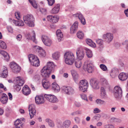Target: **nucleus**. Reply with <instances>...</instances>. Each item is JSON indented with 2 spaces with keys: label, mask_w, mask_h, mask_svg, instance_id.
Instances as JSON below:
<instances>
[{
  "label": "nucleus",
  "mask_w": 128,
  "mask_h": 128,
  "mask_svg": "<svg viewBox=\"0 0 128 128\" xmlns=\"http://www.w3.org/2000/svg\"><path fill=\"white\" fill-rule=\"evenodd\" d=\"M65 62L66 64L72 65L74 63L75 57L74 54L71 52H66L64 54Z\"/></svg>",
  "instance_id": "f257e3e1"
},
{
  "label": "nucleus",
  "mask_w": 128,
  "mask_h": 128,
  "mask_svg": "<svg viewBox=\"0 0 128 128\" xmlns=\"http://www.w3.org/2000/svg\"><path fill=\"white\" fill-rule=\"evenodd\" d=\"M23 20L25 23L28 26L32 27L34 26V18L31 14H28L24 16Z\"/></svg>",
  "instance_id": "f03ea898"
},
{
  "label": "nucleus",
  "mask_w": 128,
  "mask_h": 128,
  "mask_svg": "<svg viewBox=\"0 0 128 128\" xmlns=\"http://www.w3.org/2000/svg\"><path fill=\"white\" fill-rule=\"evenodd\" d=\"M88 86V84L86 80H81L79 84L78 89L84 92L87 91Z\"/></svg>",
  "instance_id": "7ed1b4c3"
},
{
  "label": "nucleus",
  "mask_w": 128,
  "mask_h": 128,
  "mask_svg": "<svg viewBox=\"0 0 128 128\" xmlns=\"http://www.w3.org/2000/svg\"><path fill=\"white\" fill-rule=\"evenodd\" d=\"M114 94L117 100L120 99L122 94V91L121 87L119 86H116L114 90Z\"/></svg>",
  "instance_id": "20e7f679"
},
{
  "label": "nucleus",
  "mask_w": 128,
  "mask_h": 128,
  "mask_svg": "<svg viewBox=\"0 0 128 128\" xmlns=\"http://www.w3.org/2000/svg\"><path fill=\"white\" fill-rule=\"evenodd\" d=\"M52 72L43 68L40 71L41 75L43 78V79H48L50 77Z\"/></svg>",
  "instance_id": "39448f33"
},
{
  "label": "nucleus",
  "mask_w": 128,
  "mask_h": 128,
  "mask_svg": "<svg viewBox=\"0 0 128 128\" xmlns=\"http://www.w3.org/2000/svg\"><path fill=\"white\" fill-rule=\"evenodd\" d=\"M44 98L50 102L52 103L57 102L58 101V98L52 94H45Z\"/></svg>",
  "instance_id": "423d86ee"
},
{
  "label": "nucleus",
  "mask_w": 128,
  "mask_h": 128,
  "mask_svg": "<svg viewBox=\"0 0 128 128\" xmlns=\"http://www.w3.org/2000/svg\"><path fill=\"white\" fill-rule=\"evenodd\" d=\"M10 66V68L14 72L17 73L20 70V67L14 62H11Z\"/></svg>",
  "instance_id": "0eeeda50"
},
{
  "label": "nucleus",
  "mask_w": 128,
  "mask_h": 128,
  "mask_svg": "<svg viewBox=\"0 0 128 128\" xmlns=\"http://www.w3.org/2000/svg\"><path fill=\"white\" fill-rule=\"evenodd\" d=\"M76 54L78 59L82 60L84 58V52L82 47L80 46L78 48L76 52Z\"/></svg>",
  "instance_id": "6e6552de"
},
{
  "label": "nucleus",
  "mask_w": 128,
  "mask_h": 128,
  "mask_svg": "<svg viewBox=\"0 0 128 128\" xmlns=\"http://www.w3.org/2000/svg\"><path fill=\"white\" fill-rule=\"evenodd\" d=\"M63 91L66 94L69 95H72L75 93V91L73 88L70 86H64L62 88Z\"/></svg>",
  "instance_id": "1a4fd4ad"
},
{
  "label": "nucleus",
  "mask_w": 128,
  "mask_h": 128,
  "mask_svg": "<svg viewBox=\"0 0 128 128\" xmlns=\"http://www.w3.org/2000/svg\"><path fill=\"white\" fill-rule=\"evenodd\" d=\"M42 39L44 44L48 46H50L52 44V41L48 36L43 35L42 36Z\"/></svg>",
  "instance_id": "9d476101"
},
{
  "label": "nucleus",
  "mask_w": 128,
  "mask_h": 128,
  "mask_svg": "<svg viewBox=\"0 0 128 128\" xmlns=\"http://www.w3.org/2000/svg\"><path fill=\"white\" fill-rule=\"evenodd\" d=\"M99 82L98 81L91 78L90 80V84L92 88L94 89L97 90L100 88Z\"/></svg>",
  "instance_id": "9b49d317"
},
{
  "label": "nucleus",
  "mask_w": 128,
  "mask_h": 128,
  "mask_svg": "<svg viewBox=\"0 0 128 128\" xmlns=\"http://www.w3.org/2000/svg\"><path fill=\"white\" fill-rule=\"evenodd\" d=\"M35 106L34 104H31L29 106L28 109L29 115L31 118H32L36 114Z\"/></svg>",
  "instance_id": "f8f14e48"
},
{
  "label": "nucleus",
  "mask_w": 128,
  "mask_h": 128,
  "mask_svg": "<svg viewBox=\"0 0 128 128\" xmlns=\"http://www.w3.org/2000/svg\"><path fill=\"white\" fill-rule=\"evenodd\" d=\"M103 38L108 42H110L113 38V34L107 32L102 36Z\"/></svg>",
  "instance_id": "ddd939ff"
},
{
  "label": "nucleus",
  "mask_w": 128,
  "mask_h": 128,
  "mask_svg": "<svg viewBox=\"0 0 128 128\" xmlns=\"http://www.w3.org/2000/svg\"><path fill=\"white\" fill-rule=\"evenodd\" d=\"M73 16L74 17L78 18L82 24L85 25L86 24L85 19L82 14L80 12H78L74 14Z\"/></svg>",
  "instance_id": "4468645a"
},
{
  "label": "nucleus",
  "mask_w": 128,
  "mask_h": 128,
  "mask_svg": "<svg viewBox=\"0 0 128 128\" xmlns=\"http://www.w3.org/2000/svg\"><path fill=\"white\" fill-rule=\"evenodd\" d=\"M83 68L84 70L87 71L89 73H92L93 70V66L91 64H88L85 63L83 65Z\"/></svg>",
  "instance_id": "2eb2a0df"
},
{
  "label": "nucleus",
  "mask_w": 128,
  "mask_h": 128,
  "mask_svg": "<svg viewBox=\"0 0 128 128\" xmlns=\"http://www.w3.org/2000/svg\"><path fill=\"white\" fill-rule=\"evenodd\" d=\"M34 48L39 53L40 56L44 57L46 56V53L45 51L41 47L38 46H35Z\"/></svg>",
  "instance_id": "dca6fc26"
},
{
  "label": "nucleus",
  "mask_w": 128,
  "mask_h": 128,
  "mask_svg": "<svg viewBox=\"0 0 128 128\" xmlns=\"http://www.w3.org/2000/svg\"><path fill=\"white\" fill-rule=\"evenodd\" d=\"M43 68L52 72L54 71V64L52 62H49L47 63L46 65Z\"/></svg>",
  "instance_id": "f3484780"
},
{
  "label": "nucleus",
  "mask_w": 128,
  "mask_h": 128,
  "mask_svg": "<svg viewBox=\"0 0 128 128\" xmlns=\"http://www.w3.org/2000/svg\"><path fill=\"white\" fill-rule=\"evenodd\" d=\"M42 83L43 87L46 90L48 88L50 85V84L48 79H43Z\"/></svg>",
  "instance_id": "a211bd4d"
},
{
  "label": "nucleus",
  "mask_w": 128,
  "mask_h": 128,
  "mask_svg": "<svg viewBox=\"0 0 128 128\" xmlns=\"http://www.w3.org/2000/svg\"><path fill=\"white\" fill-rule=\"evenodd\" d=\"M104 87L100 88V96L103 99H105L107 98V95L106 91Z\"/></svg>",
  "instance_id": "6ab92c4d"
},
{
  "label": "nucleus",
  "mask_w": 128,
  "mask_h": 128,
  "mask_svg": "<svg viewBox=\"0 0 128 128\" xmlns=\"http://www.w3.org/2000/svg\"><path fill=\"white\" fill-rule=\"evenodd\" d=\"M78 22L76 21L74 23L70 28V32L72 34L75 33L77 30L78 26Z\"/></svg>",
  "instance_id": "aec40b11"
},
{
  "label": "nucleus",
  "mask_w": 128,
  "mask_h": 128,
  "mask_svg": "<svg viewBox=\"0 0 128 128\" xmlns=\"http://www.w3.org/2000/svg\"><path fill=\"white\" fill-rule=\"evenodd\" d=\"M36 102L37 104L43 103L44 102V97L41 96H36L35 97Z\"/></svg>",
  "instance_id": "412c9836"
},
{
  "label": "nucleus",
  "mask_w": 128,
  "mask_h": 128,
  "mask_svg": "<svg viewBox=\"0 0 128 128\" xmlns=\"http://www.w3.org/2000/svg\"><path fill=\"white\" fill-rule=\"evenodd\" d=\"M8 75L7 68L6 67L3 66L2 72L0 74V77L2 78H6Z\"/></svg>",
  "instance_id": "4be33fe9"
},
{
  "label": "nucleus",
  "mask_w": 128,
  "mask_h": 128,
  "mask_svg": "<svg viewBox=\"0 0 128 128\" xmlns=\"http://www.w3.org/2000/svg\"><path fill=\"white\" fill-rule=\"evenodd\" d=\"M22 92L24 94L27 96L30 94V90L28 86L25 85L22 88Z\"/></svg>",
  "instance_id": "5701e85b"
},
{
  "label": "nucleus",
  "mask_w": 128,
  "mask_h": 128,
  "mask_svg": "<svg viewBox=\"0 0 128 128\" xmlns=\"http://www.w3.org/2000/svg\"><path fill=\"white\" fill-rule=\"evenodd\" d=\"M23 124L22 121L19 119H17L14 122L16 128H22Z\"/></svg>",
  "instance_id": "b1692460"
},
{
  "label": "nucleus",
  "mask_w": 128,
  "mask_h": 128,
  "mask_svg": "<svg viewBox=\"0 0 128 128\" xmlns=\"http://www.w3.org/2000/svg\"><path fill=\"white\" fill-rule=\"evenodd\" d=\"M16 82L17 85L18 86H22L24 84V80L20 77H16Z\"/></svg>",
  "instance_id": "393cba45"
},
{
  "label": "nucleus",
  "mask_w": 128,
  "mask_h": 128,
  "mask_svg": "<svg viewBox=\"0 0 128 128\" xmlns=\"http://www.w3.org/2000/svg\"><path fill=\"white\" fill-rule=\"evenodd\" d=\"M127 74L124 72L120 73L118 76L119 79L121 80L124 81L126 80L128 78Z\"/></svg>",
  "instance_id": "a878e982"
},
{
  "label": "nucleus",
  "mask_w": 128,
  "mask_h": 128,
  "mask_svg": "<svg viewBox=\"0 0 128 128\" xmlns=\"http://www.w3.org/2000/svg\"><path fill=\"white\" fill-rule=\"evenodd\" d=\"M56 34L58 41H60L63 37V34L61 31L60 30H58L56 32Z\"/></svg>",
  "instance_id": "bb28decb"
},
{
  "label": "nucleus",
  "mask_w": 128,
  "mask_h": 128,
  "mask_svg": "<svg viewBox=\"0 0 128 128\" xmlns=\"http://www.w3.org/2000/svg\"><path fill=\"white\" fill-rule=\"evenodd\" d=\"M0 54L3 55L6 60L8 61L10 60V57L8 54L6 52L2 50H0Z\"/></svg>",
  "instance_id": "cd10ccee"
},
{
  "label": "nucleus",
  "mask_w": 128,
  "mask_h": 128,
  "mask_svg": "<svg viewBox=\"0 0 128 128\" xmlns=\"http://www.w3.org/2000/svg\"><path fill=\"white\" fill-rule=\"evenodd\" d=\"M60 5L59 4H57L56 6L51 10L50 12L52 14L58 13L60 10Z\"/></svg>",
  "instance_id": "c85d7f7f"
},
{
  "label": "nucleus",
  "mask_w": 128,
  "mask_h": 128,
  "mask_svg": "<svg viewBox=\"0 0 128 128\" xmlns=\"http://www.w3.org/2000/svg\"><path fill=\"white\" fill-rule=\"evenodd\" d=\"M101 82L102 86L105 88H108L109 87L108 84L107 80L104 78H102L101 80Z\"/></svg>",
  "instance_id": "c756f323"
},
{
  "label": "nucleus",
  "mask_w": 128,
  "mask_h": 128,
  "mask_svg": "<svg viewBox=\"0 0 128 128\" xmlns=\"http://www.w3.org/2000/svg\"><path fill=\"white\" fill-rule=\"evenodd\" d=\"M28 57L29 60L31 63L34 61L38 60V58L37 56L32 54L29 55Z\"/></svg>",
  "instance_id": "7c9ffc66"
},
{
  "label": "nucleus",
  "mask_w": 128,
  "mask_h": 128,
  "mask_svg": "<svg viewBox=\"0 0 128 128\" xmlns=\"http://www.w3.org/2000/svg\"><path fill=\"white\" fill-rule=\"evenodd\" d=\"M8 100V97L7 96L6 94L3 93L0 99L1 102L2 104H5L7 102Z\"/></svg>",
  "instance_id": "2f4dec72"
},
{
  "label": "nucleus",
  "mask_w": 128,
  "mask_h": 128,
  "mask_svg": "<svg viewBox=\"0 0 128 128\" xmlns=\"http://www.w3.org/2000/svg\"><path fill=\"white\" fill-rule=\"evenodd\" d=\"M12 22L16 26H23L24 25L23 22L22 20H20L17 21L16 20H13Z\"/></svg>",
  "instance_id": "473e14b6"
},
{
  "label": "nucleus",
  "mask_w": 128,
  "mask_h": 128,
  "mask_svg": "<svg viewBox=\"0 0 128 128\" xmlns=\"http://www.w3.org/2000/svg\"><path fill=\"white\" fill-rule=\"evenodd\" d=\"M52 89L55 92L60 91V88L59 85L56 83H53L52 84Z\"/></svg>",
  "instance_id": "72a5a7b5"
},
{
  "label": "nucleus",
  "mask_w": 128,
  "mask_h": 128,
  "mask_svg": "<svg viewBox=\"0 0 128 128\" xmlns=\"http://www.w3.org/2000/svg\"><path fill=\"white\" fill-rule=\"evenodd\" d=\"M71 72L74 80L76 82L78 77V74H77L76 71L74 70H72Z\"/></svg>",
  "instance_id": "f704fd0d"
},
{
  "label": "nucleus",
  "mask_w": 128,
  "mask_h": 128,
  "mask_svg": "<svg viewBox=\"0 0 128 128\" xmlns=\"http://www.w3.org/2000/svg\"><path fill=\"white\" fill-rule=\"evenodd\" d=\"M86 43L89 46L93 47H95L96 46V44L92 41V40L90 39H87L86 40Z\"/></svg>",
  "instance_id": "c9c22d12"
},
{
  "label": "nucleus",
  "mask_w": 128,
  "mask_h": 128,
  "mask_svg": "<svg viewBox=\"0 0 128 128\" xmlns=\"http://www.w3.org/2000/svg\"><path fill=\"white\" fill-rule=\"evenodd\" d=\"M63 125L65 128H68L71 124V121L68 120H66L63 122Z\"/></svg>",
  "instance_id": "e433bc0d"
},
{
  "label": "nucleus",
  "mask_w": 128,
  "mask_h": 128,
  "mask_svg": "<svg viewBox=\"0 0 128 128\" xmlns=\"http://www.w3.org/2000/svg\"><path fill=\"white\" fill-rule=\"evenodd\" d=\"M75 66L78 68H80L82 65V63L81 60L77 59L75 61Z\"/></svg>",
  "instance_id": "4c0bfd02"
},
{
  "label": "nucleus",
  "mask_w": 128,
  "mask_h": 128,
  "mask_svg": "<svg viewBox=\"0 0 128 128\" xmlns=\"http://www.w3.org/2000/svg\"><path fill=\"white\" fill-rule=\"evenodd\" d=\"M84 49L86 50V54L88 57L89 58L92 57V54L91 50L86 48H85Z\"/></svg>",
  "instance_id": "58836bf2"
},
{
  "label": "nucleus",
  "mask_w": 128,
  "mask_h": 128,
  "mask_svg": "<svg viewBox=\"0 0 128 128\" xmlns=\"http://www.w3.org/2000/svg\"><path fill=\"white\" fill-rule=\"evenodd\" d=\"M118 74V71L114 69L112 70V72L110 73V76L112 78H114Z\"/></svg>",
  "instance_id": "ea45409f"
},
{
  "label": "nucleus",
  "mask_w": 128,
  "mask_h": 128,
  "mask_svg": "<svg viewBox=\"0 0 128 128\" xmlns=\"http://www.w3.org/2000/svg\"><path fill=\"white\" fill-rule=\"evenodd\" d=\"M46 121L48 123L50 127H54V122L51 120L49 118H46Z\"/></svg>",
  "instance_id": "a19ab883"
},
{
  "label": "nucleus",
  "mask_w": 128,
  "mask_h": 128,
  "mask_svg": "<svg viewBox=\"0 0 128 128\" xmlns=\"http://www.w3.org/2000/svg\"><path fill=\"white\" fill-rule=\"evenodd\" d=\"M32 32L33 33V36H32L31 38L29 37L28 38H27L28 39L31 40L33 41L34 42L36 43H37V41L36 39L35 33L34 31V30H33Z\"/></svg>",
  "instance_id": "79ce46f5"
},
{
  "label": "nucleus",
  "mask_w": 128,
  "mask_h": 128,
  "mask_svg": "<svg viewBox=\"0 0 128 128\" xmlns=\"http://www.w3.org/2000/svg\"><path fill=\"white\" fill-rule=\"evenodd\" d=\"M96 42L100 48H101L103 47V41L102 40L100 39L97 40H96Z\"/></svg>",
  "instance_id": "37998d69"
},
{
  "label": "nucleus",
  "mask_w": 128,
  "mask_h": 128,
  "mask_svg": "<svg viewBox=\"0 0 128 128\" xmlns=\"http://www.w3.org/2000/svg\"><path fill=\"white\" fill-rule=\"evenodd\" d=\"M77 36L78 38L82 39L84 38V35L82 32L79 31L77 33Z\"/></svg>",
  "instance_id": "c03bdc74"
},
{
  "label": "nucleus",
  "mask_w": 128,
  "mask_h": 128,
  "mask_svg": "<svg viewBox=\"0 0 128 128\" xmlns=\"http://www.w3.org/2000/svg\"><path fill=\"white\" fill-rule=\"evenodd\" d=\"M31 64L33 66H38L40 65L39 59L38 58V60L34 61Z\"/></svg>",
  "instance_id": "a18cd8bd"
},
{
  "label": "nucleus",
  "mask_w": 128,
  "mask_h": 128,
  "mask_svg": "<svg viewBox=\"0 0 128 128\" xmlns=\"http://www.w3.org/2000/svg\"><path fill=\"white\" fill-rule=\"evenodd\" d=\"M52 57L54 59L58 60L60 57L59 53L58 52H56L52 55Z\"/></svg>",
  "instance_id": "49530a36"
},
{
  "label": "nucleus",
  "mask_w": 128,
  "mask_h": 128,
  "mask_svg": "<svg viewBox=\"0 0 128 128\" xmlns=\"http://www.w3.org/2000/svg\"><path fill=\"white\" fill-rule=\"evenodd\" d=\"M0 47L4 49H6L7 48V46L5 43L1 40H0Z\"/></svg>",
  "instance_id": "de8ad7c7"
},
{
  "label": "nucleus",
  "mask_w": 128,
  "mask_h": 128,
  "mask_svg": "<svg viewBox=\"0 0 128 128\" xmlns=\"http://www.w3.org/2000/svg\"><path fill=\"white\" fill-rule=\"evenodd\" d=\"M31 5L35 8H37V5L35 0H28Z\"/></svg>",
  "instance_id": "09e8293b"
},
{
  "label": "nucleus",
  "mask_w": 128,
  "mask_h": 128,
  "mask_svg": "<svg viewBox=\"0 0 128 128\" xmlns=\"http://www.w3.org/2000/svg\"><path fill=\"white\" fill-rule=\"evenodd\" d=\"M59 19V17L56 16H53L52 20V22L53 23H56L58 22Z\"/></svg>",
  "instance_id": "8fccbe9b"
},
{
  "label": "nucleus",
  "mask_w": 128,
  "mask_h": 128,
  "mask_svg": "<svg viewBox=\"0 0 128 128\" xmlns=\"http://www.w3.org/2000/svg\"><path fill=\"white\" fill-rule=\"evenodd\" d=\"M58 128H64V126L61 121L58 122L57 124Z\"/></svg>",
  "instance_id": "3c124183"
},
{
  "label": "nucleus",
  "mask_w": 128,
  "mask_h": 128,
  "mask_svg": "<svg viewBox=\"0 0 128 128\" xmlns=\"http://www.w3.org/2000/svg\"><path fill=\"white\" fill-rule=\"evenodd\" d=\"M100 66L101 69L104 71H106L107 70V68L106 66L103 64H100Z\"/></svg>",
  "instance_id": "603ef678"
},
{
  "label": "nucleus",
  "mask_w": 128,
  "mask_h": 128,
  "mask_svg": "<svg viewBox=\"0 0 128 128\" xmlns=\"http://www.w3.org/2000/svg\"><path fill=\"white\" fill-rule=\"evenodd\" d=\"M96 102L97 104H103L105 103L104 101L98 99L96 100Z\"/></svg>",
  "instance_id": "864d4df0"
},
{
  "label": "nucleus",
  "mask_w": 128,
  "mask_h": 128,
  "mask_svg": "<svg viewBox=\"0 0 128 128\" xmlns=\"http://www.w3.org/2000/svg\"><path fill=\"white\" fill-rule=\"evenodd\" d=\"M101 117V115L100 114H98L95 115L93 117V118L94 119L97 120H99L100 118Z\"/></svg>",
  "instance_id": "5fc2aeb1"
},
{
  "label": "nucleus",
  "mask_w": 128,
  "mask_h": 128,
  "mask_svg": "<svg viewBox=\"0 0 128 128\" xmlns=\"http://www.w3.org/2000/svg\"><path fill=\"white\" fill-rule=\"evenodd\" d=\"M48 4L50 6H52L54 3V0H47Z\"/></svg>",
  "instance_id": "6e6d98bb"
},
{
  "label": "nucleus",
  "mask_w": 128,
  "mask_h": 128,
  "mask_svg": "<svg viewBox=\"0 0 128 128\" xmlns=\"http://www.w3.org/2000/svg\"><path fill=\"white\" fill-rule=\"evenodd\" d=\"M81 98L83 100H84L86 101L88 100L87 98L86 95L84 94H81L80 95Z\"/></svg>",
  "instance_id": "4d7b16f0"
},
{
  "label": "nucleus",
  "mask_w": 128,
  "mask_h": 128,
  "mask_svg": "<svg viewBox=\"0 0 128 128\" xmlns=\"http://www.w3.org/2000/svg\"><path fill=\"white\" fill-rule=\"evenodd\" d=\"M7 28L8 32L11 33L13 32V30L12 27L10 26H8L7 27Z\"/></svg>",
  "instance_id": "13d9d810"
},
{
  "label": "nucleus",
  "mask_w": 128,
  "mask_h": 128,
  "mask_svg": "<svg viewBox=\"0 0 128 128\" xmlns=\"http://www.w3.org/2000/svg\"><path fill=\"white\" fill-rule=\"evenodd\" d=\"M15 16L16 18L18 20L20 18V17L19 13L18 12H16L15 13Z\"/></svg>",
  "instance_id": "bf43d9fd"
},
{
  "label": "nucleus",
  "mask_w": 128,
  "mask_h": 128,
  "mask_svg": "<svg viewBox=\"0 0 128 128\" xmlns=\"http://www.w3.org/2000/svg\"><path fill=\"white\" fill-rule=\"evenodd\" d=\"M101 110L98 108H96L94 110L93 112L94 114H96L100 112Z\"/></svg>",
  "instance_id": "052dcab7"
},
{
  "label": "nucleus",
  "mask_w": 128,
  "mask_h": 128,
  "mask_svg": "<svg viewBox=\"0 0 128 128\" xmlns=\"http://www.w3.org/2000/svg\"><path fill=\"white\" fill-rule=\"evenodd\" d=\"M74 105L76 107H79L81 106V104L78 102L75 101L74 102Z\"/></svg>",
  "instance_id": "680f3d73"
},
{
  "label": "nucleus",
  "mask_w": 128,
  "mask_h": 128,
  "mask_svg": "<svg viewBox=\"0 0 128 128\" xmlns=\"http://www.w3.org/2000/svg\"><path fill=\"white\" fill-rule=\"evenodd\" d=\"M40 76L38 75H35L34 76V78L36 81H38L40 79Z\"/></svg>",
  "instance_id": "e2e57ef3"
},
{
  "label": "nucleus",
  "mask_w": 128,
  "mask_h": 128,
  "mask_svg": "<svg viewBox=\"0 0 128 128\" xmlns=\"http://www.w3.org/2000/svg\"><path fill=\"white\" fill-rule=\"evenodd\" d=\"M22 38V36L20 34H18L16 36V38L19 41H20Z\"/></svg>",
  "instance_id": "0e129e2a"
},
{
  "label": "nucleus",
  "mask_w": 128,
  "mask_h": 128,
  "mask_svg": "<svg viewBox=\"0 0 128 128\" xmlns=\"http://www.w3.org/2000/svg\"><path fill=\"white\" fill-rule=\"evenodd\" d=\"M52 18H53V16H52L49 15L47 16V19L48 20L52 22Z\"/></svg>",
  "instance_id": "69168bd1"
},
{
  "label": "nucleus",
  "mask_w": 128,
  "mask_h": 128,
  "mask_svg": "<svg viewBox=\"0 0 128 128\" xmlns=\"http://www.w3.org/2000/svg\"><path fill=\"white\" fill-rule=\"evenodd\" d=\"M122 44L123 45H126V48L128 50V40H126L122 42Z\"/></svg>",
  "instance_id": "338daca9"
},
{
  "label": "nucleus",
  "mask_w": 128,
  "mask_h": 128,
  "mask_svg": "<svg viewBox=\"0 0 128 128\" xmlns=\"http://www.w3.org/2000/svg\"><path fill=\"white\" fill-rule=\"evenodd\" d=\"M74 119L76 123H79L80 121V119L78 117H76Z\"/></svg>",
  "instance_id": "774afa93"
}]
</instances>
